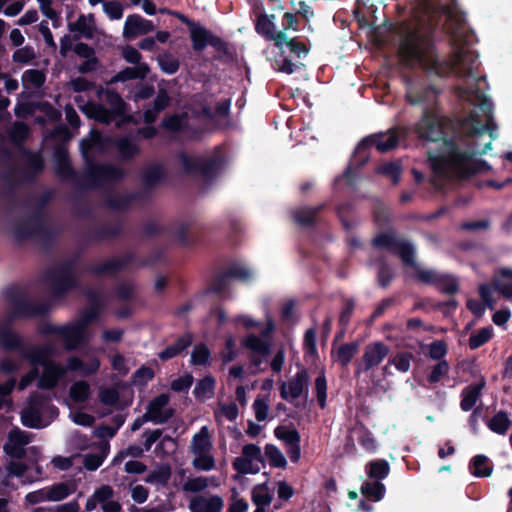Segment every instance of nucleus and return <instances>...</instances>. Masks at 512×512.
I'll return each instance as SVG.
<instances>
[{"label": "nucleus", "mask_w": 512, "mask_h": 512, "mask_svg": "<svg viewBox=\"0 0 512 512\" xmlns=\"http://www.w3.org/2000/svg\"><path fill=\"white\" fill-rule=\"evenodd\" d=\"M434 10L445 17L444 31L450 36L455 50L450 57H440L431 35L419 30L404 33L399 42L398 54L407 68H420L428 75L445 78L452 73L459 77H473L477 69L478 55L462 46L469 45L473 31L467 26L465 13L457 0H437Z\"/></svg>", "instance_id": "1"}, {"label": "nucleus", "mask_w": 512, "mask_h": 512, "mask_svg": "<svg viewBox=\"0 0 512 512\" xmlns=\"http://www.w3.org/2000/svg\"><path fill=\"white\" fill-rule=\"evenodd\" d=\"M488 84L485 76H478L473 83L462 88V93L468 99H474L485 115L486 122L482 123L479 115L471 111L467 116L453 122L456 135L468 145L466 151H461L455 140L444 142L443 152L434 159V168L438 171L452 169L459 175L479 174L491 169L485 160L477 156L486 154L497 137V124L493 117V103L487 97Z\"/></svg>", "instance_id": "2"}, {"label": "nucleus", "mask_w": 512, "mask_h": 512, "mask_svg": "<svg viewBox=\"0 0 512 512\" xmlns=\"http://www.w3.org/2000/svg\"><path fill=\"white\" fill-rule=\"evenodd\" d=\"M7 303V311L0 322V348L5 351H21L24 340L20 334L13 330L12 324L19 320H30L44 317L49 314V302L36 303L27 291L18 285H11L3 291Z\"/></svg>", "instance_id": "3"}, {"label": "nucleus", "mask_w": 512, "mask_h": 512, "mask_svg": "<svg viewBox=\"0 0 512 512\" xmlns=\"http://www.w3.org/2000/svg\"><path fill=\"white\" fill-rule=\"evenodd\" d=\"M458 118L450 119L440 115V108L433 110H425L422 112V116L419 121L415 124V132L418 137L422 140L430 142L442 141L437 154H429L428 160L430 162L433 172L439 177L457 178V179H468L475 174L459 175L452 169L445 171H438L434 168V159L440 156L443 152L444 142L448 140H455L459 145L461 151H466L468 145L464 144L463 141L456 135L453 128V122Z\"/></svg>", "instance_id": "4"}, {"label": "nucleus", "mask_w": 512, "mask_h": 512, "mask_svg": "<svg viewBox=\"0 0 512 512\" xmlns=\"http://www.w3.org/2000/svg\"><path fill=\"white\" fill-rule=\"evenodd\" d=\"M115 137L104 135L97 129H92L88 139L80 142V150L86 163L84 179L91 188H101L105 183H117L126 176L125 171L111 163H97L90 156L92 150L106 153L113 148Z\"/></svg>", "instance_id": "5"}, {"label": "nucleus", "mask_w": 512, "mask_h": 512, "mask_svg": "<svg viewBox=\"0 0 512 512\" xmlns=\"http://www.w3.org/2000/svg\"><path fill=\"white\" fill-rule=\"evenodd\" d=\"M405 136V129L402 127H392L386 132H380L364 137L356 146L353 159L343 172L342 177L353 184L356 177V170L363 167L369 160L368 149L375 146L380 153H386L395 149L400 137Z\"/></svg>", "instance_id": "6"}, {"label": "nucleus", "mask_w": 512, "mask_h": 512, "mask_svg": "<svg viewBox=\"0 0 512 512\" xmlns=\"http://www.w3.org/2000/svg\"><path fill=\"white\" fill-rule=\"evenodd\" d=\"M423 72L424 75L416 74L405 77V100L412 106H420L423 111L440 108L439 97L443 92V87L429 79L432 75Z\"/></svg>", "instance_id": "7"}, {"label": "nucleus", "mask_w": 512, "mask_h": 512, "mask_svg": "<svg viewBox=\"0 0 512 512\" xmlns=\"http://www.w3.org/2000/svg\"><path fill=\"white\" fill-rule=\"evenodd\" d=\"M15 237L21 240L37 239L45 252L52 250L57 232L46 224V214L35 210L27 219L15 225Z\"/></svg>", "instance_id": "8"}, {"label": "nucleus", "mask_w": 512, "mask_h": 512, "mask_svg": "<svg viewBox=\"0 0 512 512\" xmlns=\"http://www.w3.org/2000/svg\"><path fill=\"white\" fill-rule=\"evenodd\" d=\"M76 259H68L54 268L46 270L44 277L54 298H62L79 286L75 274Z\"/></svg>", "instance_id": "9"}, {"label": "nucleus", "mask_w": 512, "mask_h": 512, "mask_svg": "<svg viewBox=\"0 0 512 512\" xmlns=\"http://www.w3.org/2000/svg\"><path fill=\"white\" fill-rule=\"evenodd\" d=\"M189 37L195 52H202L207 46H211L218 53L216 58L219 60L224 58L231 59L233 56L230 44L221 37L213 34L199 22L189 30Z\"/></svg>", "instance_id": "10"}, {"label": "nucleus", "mask_w": 512, "mask_h": 512, "mask_svg": "<svg viewBox=\"0 0 512 512\" xmlns=\"http://www.w3.org/2000/svg\"><path fill=\"white\" fill-rule=\"evenodd\" d=\"M49 350L39 349L31 355V362L40 363L43 366V372L38 377L37 387L42 390H53L57 387L67 372L60 363L48 358Z\"/></svg>", "instance_id": "11"}, {"label": "nucleus", "mask_w": 512, "mask_h": 512, "mask_svg": "<svg viewBox=\"0 0 512 512\" xmlns=\"http://www.w3.org/2000/svg\"><path fill=\"white\" fill-rule=\"evenodd\" d=\"M177 158L181 162L186 174L201 176L205 180L215 179L219 175L223 165V160L221 156L218 155L200 159L191 157L182 151L178 153Z\"/></svg>", "instance_id": "12"}, {"label": "nucleus", "mask_w": 512, "mask_h": 512, "mask_svg": "<svg viewBox=\"0 0 512 512\" xmlns=\"http://www.w3.org/2000/svg\"><path fill=\"white\" fill-rule=\"evenodd\" d=\"M372 246L376 249H385L398 255L405 266L413 268L417 266L414 246L404 239L397 238L394 232L378 233L372 239Z\"/></svg>", "instance_id": "13"}, {"label": "nucleus", "mask_w": 512, "mask_h": 512, "mask_svg": "<svg viewBox=\"0 0 512 512\" xmlns=\"http://www.w3.org/2000/svg\"><path fill=\"white\" fill-rule=\"evenodd\" d=\"M283 10L282 5H277L272 8L271 13H268L263 3L256 1L251 7V15L254 16L253 24L255 32L264 40L274 35L273 31L278 28V18Z\"/></svg>", "instance_id": "14"}, {"label": "nucleus", "mask_w": 512, "mask_h": 512, "mask_svg": "<svg viewBox=\"0 0 512 512\" xmlns=\"http://www.w3.org/2000/svg\"><path fill=\"white\" fill-rule=\"evenodd\" d=\"M292 9L290 11H282L280 14V25L286 28H292L293 32H297L301 27H310L311 19L314 17L313 8L305 1L291 0Z\"/></svg>", "instance_id": "15"}, {"label": "nucleus", "mask_w": 512, "mask_h": 512, "mask_svg": "<svg viewBox=\"0 0 512 512\" xmlns=\"http://www.w3.org/2000/svg\"><path fill=\"white\" fill-rule=\"evenodd\" d=\"M291 31L292 28H286L285 26L280 25V27L273 31L274 35L267 37L265 40L272 42L273 45L280 50H282L285 45L290 54L296 58H300L302 55H307L310 48L300 37L290 36Z\"/></svg>", "instance_id": "16"}, {"label": "nucleus", "mask_w": 512, "mask_h": 512, "mask_svg": "<svg viewBox=\"0 0 512 512\" xmlns=\"http://www.w3.org/2000/svg\"><path fill=\"white\" fill-rule=\"evenodd\" d=\"M389 351V347L381 341L368 344L361 359L355 362V376H360L362 373L377 367L387 357Z\"/></svg>", "instance_id": "17"}, {"label": "nucleus", "mask_w": 512, "mask_h": 512, "mask_svg": "<svg viewBox=\"0 0 512 512\" xmlns=\"http://www.w3.org/2000/svg\"><path fill=\"white\" fill-rule=\"evenodd\" d=\"M54 158L55 173L58 177H60L62 180L73 182L81 188L92 189L91 187L87 186L88 182L84 179V175L80 177L73 168L69 158V153L66 148H56L54 152Z\"/></svg>", "instance_id": "18"}, {"label": "nucleus", "mask_w": 512, "mask_h": 512, "mask_svg": "<svg viewBox=\"0 0 512 512\" xmlns=\"http://www.w3.org/2000/svg\"><path fill=\"white\" fill-rule=\"evenodd\" d=\"M325 203L317 206H298L290 210L293 222L301 228H314L321 223V213L326 209Z\"/></svg>", "instance_id": "19"}, {"label": "nucleus", "mask_w": 512, "mask_h": 512, "mask_svg": "<svg viewBox=\"0 0 512 512\" xmlns=\"http://www.w3.org/2000/svg\"><path fill=\"white\" fill-rule=\"evenodd\" d=\"M170 401V397L166 393L153 398L147 406V410L144 413L145 418L154 424H163L168 422L174 416V409L165 408Z\"/></svg>", "instance_id": "20"}, {"label": "nucleus", "mask_w": 512, "mask_h": 512, "mask_svg": "<svg viewBox=\"0 0 512 512\" xmlns=\"http://www.w3.org/2000/svg\"><path fill=\"white\" fill-rule=\"evenodd\" d=\"M309 375L305 368L300 369L294 377H292L288 384L282 382L280 385V396L283 400L299 398L303 392L308 393Z\"/></svg>", "instance_id": "21"}, {"label": "nucleus", "mask_w": 512, "mask_h": 512, "mask_svg": "<svg viewBox=\"0 0 512 512\" xmlns=\"http://www.w3.org/2000/svg\"><path fill=\"white\" fill-rule=\"evenodd\" d=\"M22 156L25 163L21 169L22 179L28 182L33 181L45 168V161L40 151H32L22 147Z\"/></svg>", "instance_id": "22"}, {"label": "nucleus", "mask_w": 512, "mask_h": 512, "mask_svg": "<svg viewBox=\"0 0 512 512\" xmlns=\"http://www.w3.org/2000/svg\"><path fill=\"white\" fill-rule=\"evenodd\" d=\"M100 314L101 313L98 312L96 309H90L87 307L83 311L81 317L75 323L68 324L74 348L76 347L77 344L83 342L87 327L91 323L98 320Z\"/></svg>", "instance_id": "23"}, {"label": "nucleus", "mask_w": 512, "mask_h": 512, "mask_svg": "<svg viewBox=\"0 0 512 512\" xmlns=\"http://www.w3.org/2000/svg\"><path fill=\"white\" fill-rule=\"evenodd\" d=\"M166 179V170L161 163H154L143 169L140 174L141 185L145 193L152 192Z\"/></svg>", "instance_id": "24"}, {"label": "nucleus", "mask_w": 512, "mask_h": 512, "mask_svg": "<svg viewBox=\"0 0 512 512\" xmlns=\"http://www.w3.org/2000/svg\"><path fill=\"white\" fill-rule=\"evenodd\" d=\"M155 29L151 20H147L138 14H131L126 18L123 34L132 39L140 35L148 34Z\"/></svg>", "instance_id": "25"}, {"label": "nucleus", "mask_w": 512, "mask_h": 512, "mask_svg": "<svg viewBox=\"0 0 512 512\" xmlns=\"http://www.w3.org/2000/svg\"><path fill=\"white\" fill-rule=\"evenodd\" d=\"M123 222L119 221L116 224L95 226L87 230L84 237L88 241L101 242L108 239L118 238L123 233Z\"/></svg>", "instance_id": "26"}, {"label": "nucleus", "mask_w": 512, "mask_h": 512, "mask_svg": "<svg viewBox=\"0 0 512 512\" xmlns=\"http://www.w3.org/2000/svg\"><path fill=\"white\" fill-rule=\"evenodd\" d=\"M113 148L118 152L119 159L123 162H129L137 157L141 149L130 136L115 137Z\"/></svg>", "instance_id": "27"}, {"label": "nucleus", "mask_w": 512, "mask_h": 512, "mask_svg": "<svg viewBox=\"0 0 512 512\" xmlns=\"http://www.w3.org/2000/svg\"><path fill=\"white\" fill-rule=\"evenodd\" d=\"M224 506L223 499L218 495L209 498L198 496L190 501L191 512H221Z\"/></svg>", "instance_id": "28"}, {"label": "nucleus", "mask_w": 512, "mask_h": 512, "mask_svg": "<svg viewBox=\"0 0 512 512\" xmlns=\"http://www.w3.org/2000/svg\"><path fill=\"white\" fill-rule=\"evenodd\" d=\"M485 384V380L482 379L479 383H471L462 390L460 407L463 411L468 412L473 409L482 395Z\"/></svg>", "instance_id": "29"}, {"label": "nucleus", "mask_w": 512, "mask_h": 512, "mask_svg": "<svg viewBox=\"0 0 512 512\" xmlns=\"http://www.w3.org/2000/svg\"><path fill=\"white\" fill-rule=\"evenodd\" d=\"M150 72V68L147 63L139 64L134 67H125L124 69L117 72L110 80V84L118 82H126L129 80H144Z\"/></svg>", "instance_id": "30"}, {"label": "nucleus", "mask_w": 512, "mask_h": 512, "mask_svg": "<svg viewBox=\"0 0 512 512\" xmlns=\"http://www.w3.org/2000/svg\"><path fill=\"white\" fill-rule=\"evenodd\" d=\"M100 368V360L97 357L89 359L88 362H84L77 356H71L67 360V369L72 372H80L83 376H90Z\"/></svg>", "instance_id": "31"}, {"label": "nucleus", "mask_w": 512, "mask_h": 512, "mask_svg": "<svg viewBox=\"0 0 512 512\" xmlns=\"http://www.w3.org/2000/svg\"><path fill=\"white\" fill-rule=\"evenodd\" d=\"M193 337L190 333H185L180 336L172 345L167 346L159 354V358L162 361H168L192 345Z\"/></svg>", "instance_id": "32"}, {"label": "nucleus", "mask_w": 512, "mask_h": 512, "mask_svg": "<svg viewBox=\"0 0 512 512\" xmlns=\"http://www.w3.org/2000/svg\"><path fill=\"white\" fill-rule=\"evenodd\" d=\"M83 111L89 118L106 125L111 124L117 118L114 112L99 103H88Z\"/></svg>", "instance_id": "33"}, {"label": "nucleus", "mask_w": 512, "mask_h": 512, "mask_svg": "<svg viewBox=\"0 0 512 512\" xmlns=\"http://www.w3.org/2000/svg\"><path fill=\"white\" fill-rule=\"evenodd\" d=\"M143 197L144 192L140 191L120 196H109L105 200V206L113 210L125 211L131 206L133 201L142 199Z\"/></svg>", "instance_id": "34"}, {"label": "nucleus", "mask_w": 512, "mask_h": 512, "mask_svg": "<svg viewBox=\"0 0 512 512\" xmlns=\"http://www.w3.org/2000/svg\"><path fill=\"white\" fill-rule=\"evenodd\" d=\"M469 470L475 477H489L493 472V464L487 456L478 454L470 460Z\"/></svg>", "instance_id": "35"}, {"label": "nucleus", "mask_w": 512, "mask_h": 512, "mask_svg": "<svg viewBox=\"0 0 512 512\" xmlns=\"http://www.w3.org/2000/svg\"><path fill=\"white\" fill-rule=\"evenodd\" d=\"M365 471L368 478L381 482V480L388 477L390 465L385 459H375L366 464Z\"/></svg>", "instance_id": "36"}, {"label": "nucleus", "mask_w": 512, "mask_h": 512, "mask_svg": "<svg viewBox=\"0 0 512 512\" xmlns=\"http://www.w3.org/2000/svg\"><path fill=\"white\" fill-rule=\"evenodd\" d=\"M363 498L372 501H380L386 493L385 485L380 481H365L360 488Z\"/></svg>", "instance_id": "37"}, {"label": "nucleus", "mask_w": 512, "mask_h": 512, "mask_svg": "<svg viewBox=\"0 0 512 512\" xmlns=\"http://www.w3.org/2000/svg\"><path fill=\"white\" fill-rule=\"evenodd\" d=\"M39 333L42 335H59L63 338L67 349H74L68 324L63 326H57L51 323H43L39 327Z\"/></svg>", "instance_id": "38"}, {"label": "nucleus", "mask_w": 512, "mask_h": 512, "mask_svg": "<svg viewBox=\"0 0 512 512\" xmlns=\"http://www.w3.org/2000/svg\"><path fill=\"white\" fill-rule=\"evenodd\" d=\"M29 133V126L21 121H16L8 132L10 142L18 147L20 153L22 152V147H25L24 142L27 140Z\"/></svg>", "instance_id": "39"}, {"label": "nucleus", "mask_w": 512, "mask_h": 512, "mask_svg": "<svg viewBox=\"0 0 512 512\" xmlns=\"http://www.w3.org/2000/svg\"><path fill=\"white\" fill-rule=\"evenodd\" d=\"M86 271L97 277L114 276L120 272V265L115 258H112L98 265L88 266Z\"/></svg>", "instance_id": "40"}, {"label": "nucleus", "mask_w": 512, "mask_h": 512, "mask_svg": "<svg viewBox=\"0 0 512 512\" xmlns=\"http://www.w3.org/2000/svg\"><path fill=\"white\" fill-rule=\"evenodd\" d=\"M359 352V343L352 341L340 345L336 351V361L343 367H347L355 355Z\"/></svg>", "instance_id": "41"}, {"label": "nucleus", "mask_w": 512, "mask_h": 512, "mask_svg": "<svg viewBox=\"0 0 512 512\" xmlns=\"http://www.w3.org/2000/svg\"><path fill=\"white\" fill-rule=\"evenodd\" d=\"M377 265V284L385 289L387 288L395 278L394 269L388 264L384 258H380L376 261Z\"/></svg>", "instance_id": "42"}, {"label": "nucleus", "mask_w": 512, "mask_h": 512, "mask_svg": "<svg viewBox=\"0 0 512 512\" xmlns=\"http://www.w3.org/2000/svg\"><path fill=\"white\" fill-rule=\"evenodd\" d=\"M212 447L210 435L206 426L202 427L196 433L191 441V448L194 454L196 453H209Z\"/></svg>", "instance_id": "43"}, {"label": "nucleus", "mask_w": 512, "mask_h": 512, "mask_svg": "<svg viewBox=\"0 0 512 512\" xmlns=\"http://www.w3.org/2000/svg\"><path fill=\"white\" fill-rule=\"evenodd\" d=\"M171 473V467L168 464H160L146 476L144 481L149 484L165 486L171 478Z\"/></svg>", "instance_id": "44"}, {"label": "nucleus", "mask_w": 512, "mask_h": 512, "mask_svg": "<svg viewBox=\"0 0 512 512\" xmlns=\"http://www.w3.org/2000/svg\"><path fill=\"white\" fill-rule=\"evenodd\" d=\"M511 421L507 412L499 411L487 422L488 428L499 435H505L510 427Z\"/></svg>", "instance_id": "45"}, {"label": "nucleus", "mask_w": 512, "mask_h": 512, "mask_svg": "<svg viewBox=\"0 0 512 512\" xmlns=\"http://www.w3.org/2000/svg\"><path fill=\"white\" fill-rule=\"evenodd\" d=\"M242 345L261 356H267L270 353L269 342L262 340L255 334H249L243 339Z\"/></svg>", "instance_id": "46"}, {"label": "nucleus", "mask_w": 512, "mask_h": 512, "mask_svg": "<svg viewBox=\"0 0 512 512\" xmlns=\"http://www.w3.org/2000/svg\"><path fill=\"white\" fill-rule=\"evenodd\" d=\"M106 102L110 106V109L117 117H121L125 114L127 104L121 97V95L115 90H106L105 92Z\"/></svg>", "instance_id": "47"}, {"label": "nucleus", "mask_w": 512, "mask_h": 512, "mask_svg": "<svg viewBox=\"0 0 512 512\" xmlns=\"http://www.w3.org/2000/svg\"><path fill=\"white\" fill-rule=\"evenodd\" d=\"M90 385L88 382L81 380L73 383L69 389V396L75 403H83L90 396Z\"/></svg>", "instance_id": "48"}, {"label": "nucleus", "mask_w": 512, "mask_h": 512, "mask_svg": "<svg viewBox=\"0 0 512 512\" xmlns=\"http://www.w3.org/2000/svg\"><path fill=\"white\" fill-rule=\"evenodd\" d=\"M435 288L442 294L454 295L459 291L460 286L454 275L442 273Z\"/></svg>", "instance_id": "49"}, {"label": "nucleus", "mask_w": 512, "mask_h": 512, "mask_svg": "<svg viewBox=\"0 0 512 512\" xmlns=\"http://www.w3.org/2000/svg\"><path fill=\"white\" fill-rule=\"evenodd\" d=\"M21 422L25 427L40 429L43 427L42 414L39 409L29 407L21 414Z\"/></svg>", "instance_id": "50"}, {"label": "nucleus", "mask_w": 512, "mask_h": 512, "mask_svg": "<svg viewBox=\"0 0 512 512\" xmlns=\"http://www.w3.org/2000/svg\"><path fill=\"white\" fill-rule=\"evenodd\" d=\"M109 450V445H103L100 453L86 454L83 458V466L88 471H96L104 462Z\"/></svg>", "instance_id": "51"}, {"label": "nucleus", "mask_w": 512, "mask_h": 512, "mask_svg": "<svg viewBox=\"0 0 512 512\" xmlns=\"http://www.w3.org/2000/svg\"><path fill=\"white\" fill-rule=\"evenodd\" d=\"M493 336V328L491 326L483 327L476 333H472L469 338V348L476 350L490 341Z\"/></svg>", "instance_id": "52"}, {"label": "nucleus", "mask_w": 512, "mask_h": 512, "mask_svg": "<svg viewBox=\"0 0 512 512\" xmlns=\"http://www.w3.org/2000/svg\"><path fill=\"white\" fill-rule=\"evenodd\" d=\"M252 501L256 505V508L265 509L266 506L270 505L272 495L268 491V487L265 483L259 484L253 488Z\"/></svg>", "instance_id": "53"}, {"label": "nucleus", "mask_w": 512, "mask_h": 512, "mask_svg": "<svg viewBox=\"0 0 512 512\" xmlns=\"http://www.w3.org/2000/svg\"><path fill=\"white\" fill-rule=\"evenodd\" d=\"M274 435L289 446L297 445L301 441L300 434L295 428L289 429L282 425L275 428Z\"/></svg>", "instance_id": "54"}, {"label": "nucleus", "mask_w": 512, "mask_h": 512, "mask_svg": "<svg viewBox=\"0 0 512 512\" xmlns=\"http://www.w3.org/2000/svg\"><path fill=\"white\" fill-rule=\"evenodd\" d=\"M412 360H414L413 353L398 352L393 357L389 358L388 364L394 365L399 372L406 373L410 370Z\"/></svg>", "instance_id": "55"}, {"label": "nucleus", "mask_w": 512, "mask_h": 512, "mask_svg": "<svg viewBox=\"0 0 512 512\" xmlns=\"http://www.w3.org/2000/svg\"><path fill=\"white\" fill-rule=\"evenodd\" d=\"M414 278L423 284L436 286L440 281V276L442 273H439L432 269H422L418 265L414 268Z\"/></svg>", "instance_id": "56"}, {"label": "nucleus", "mask_w": 512, "mask_h": 512, "mask_svg": "<svg viewBox=\"0 0 512 512\" xmlns=\"http://www.w3.org/2000/svg\"><path fill=\"white\" fill-rule=\"evenodd\" d=\"M216 381L215 378L211 375H207L200 379L195 388H194V396L196 398H202L206 395L212 396L214 394Z\"/></svg>", "instance_id": "57"}, {"label": "nucleus", "mask_w": 512, "mask_h": 512, "mask_svg": "<svg viewBox=\"0 0 512 512\" xmlns=\"http://www.w3.org/2000/svg\"><path fill=\"white\" fill-rule=\"evenodd\" d=\"M377 173L389 177L393 185H397L401 179L402 168L396 162H388L377 168Z\"/></svg>", "instance_id": "58"}, {"label": "nucleus", "mask_w": 512, "mask_h": 512, "mask_svg": "<svg viewBox=\"0 0 512 512\" xmlns=\"http://www.w3.org/2000/svg\"><path fill=\"white\" fill-rule=\"evenodd\" d=\"M265 455L269 459V463L272 467L285 468L287 465L286 458L274 444H266Z\"/></svg>", "instance_id": "59"}, {"label": "nucleus", "mask_w": 512, "mask_h": 512, "mask_svg": "<svg viewBox=\"0 0 512 512\" xmlns=\"http://www.w3.org/2000/svg\"><path fill=\"white\" fill-rule=\"evenodd\" d=\"M210 357L209 348L203 343L197 344L191 353V363L198 366H207L210 364Z\"/></svg>", "instance_id": "60"}, {"label": "nucleus", "mask_w": 512, "mask_h": 512, "mask_svg": "<svg viewBox=\"0 0 512 512\" xmlns=\"http://www.w3.org/2000/svg\"><path fill=\"white\" fill-rule=\"evenodd\" d=\"M71 493L72 490L69 488L68 484L58 483L48 489L46 499L49 501H61L67 498Z\"/></svg>", "instance_id": "61"}, {"label": "nucleus", "mask_w": 512, "mask_h": 512, "mask_svg": "<svg viewBox=\"0 0 512 512\" xmlns=\"http://www.w3.org/2000/svg\"><path fill=\"white\" fill-rule=\"evenodd\" d=\"M22 81L24 84L28 83L33 85L35 88H40L46 81V75L41 70L28 69L23 73Z\"/></svg>", "instance_id": "62"}, {"label": "nucleus", "mask_w": 512, "mask_h": 512, "mask_svg": "<svg viewBox=\"0 0 512 512\" xmlns=\"http://www.w3.org/2000/svg\"><path fill=\"white\" fill-rule=\"evenodd\" d=\"M226 272L230 279H235L242 282H248L252 278V272L248 268L237 263L230 265Z\"/></svg>", "instance_id": "63"}, {"label": "nucleus", "mask_w": 512, "mask_h": 512, "mask_svg": "<svg viewBox=\"0 0 512 512\" xmlns=\"http://www.w3.org/2000/svg\"><path fill=\"white\" fill-rule=\"evenodd\" d=\"M155 377V372L148 366H141L133 373V384L135 386H146Z\"/></svg>", "instance_id": "64"}]
</instances>
